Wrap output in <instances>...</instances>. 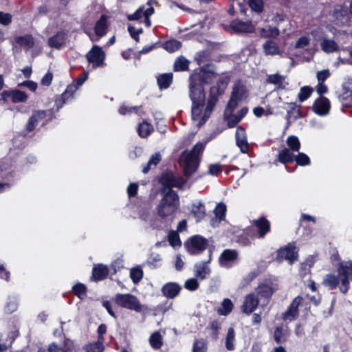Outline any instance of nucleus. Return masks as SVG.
<instances>
[{"label": "nucleus", "mask_w": 352, "mask_h": 352, "mask_svg": "<svg viewBox=\"0 0 352 352\" xmlns=\"http://www.w3.org/2000/svg\"><path fill=\"white\" fill-rule=\"evenodd\" d=\"M218 74L208 68H203L197 73L192 74L189 77V97L192 102L191 113L194 120H198L197 126L201 127L210 117L219 98L222 96L230 82L228 76L220 77L216 85L210 87L207 98L204 85L211 83Z\"/></svg>", "instance_id": "obj_1"}, {"label": "nucleus", "mask_w": 352, "mask_h": 352, "mask_svg": "<svg viewBox=\"0 0 352 352\" xmlns=\"http://www.w3.org/2000/svg\"><path fill=\"white\" fill-rule=\"evenodd\" d=\"M161 193L163 195L155 210L157 216L147 220L153 228L162 229L166 224V219L172 217L179 207V195L175 190L169 189L166 191L162 188Z\"/></svg>", "instance_id": "obj_2"}, {"label": "nucleus", "mask_w": 352, "mask_h": 352, "mask_svg": "<svg viewBox=\"0 0 352 352\" xmlns=\"http://www.w3.org/2000/svg\"><path fill=\"white\" fill-rule=\"evenodd\" d=\"M206 144L197 143L190 151H184L180 156V160L183 163L184 175L190 177L195 173L199 166L200 156L205 148Z\"/></svg>", "instance_id": "obj_3"}, {"label": "nucleus", "mask_w": 352, "mask_h": 352, "mask_svg": "<svg viewBox=\"0 0 352 352\" xmlns=\"http://www.w3.org/2000/svg\"><path fill=\"white\" fill-rule=\"evenodd\" d=\"M270 231V223L265 217L254 220L252 226L245 230V234L251 238H263Z\"/></svg>", "instance_id": "obj_4"}, {"label": "nucleus", "mask_w": 352, "mask_h": 352, "mask_svg": "<svg viewBox=\"0 0 352 352\" xmlns=\"http://www.w3.org/2000/svg\"><path fill=\"white\" fill-rule=\"evenodd\" d=\"M337 271L340 277L341 285L339 287L340 291L345 294L350 287L349 280H352V261L340 263Z\"/></svg>", "instance_id": "obj_5"}, {"label": "nucleus", "mask_w": 352, "mask_h": 352, "mask_svg": "<svg viewBox=\"0 0 352 352\" xmlns=\"http://www.w3.org/2000/svg\"><path fill=\"white\" fill-rule=\"evenodd\" d=\"M115 302L123 307L136 312H141L144 306L140 302L138 298L131 294H117L115 296Z\"/></svg>", "instance_id": "obj_6"}, {"label": "nucleus", "mask_w": 352, "mask_h": 352, "mask_svg": "<svg viewBox=\"0 0 352 352\" xmlns=\"http://www.w3.org/2000/svg\"><path fill=\"white\" fill-rule=\"evenodd\" d=\"M185 245L190 254H198L207 248L208 241L200 235H195L188 240Z\"/></svg>", "instance_id": "obj_7"}, {"label": "nucleus", "mask_w": 352, "mask_h": 352, "mask_svg": "<svg viewBox=\"0 0 352 352\" xmlns=\"http://www.w3.org/2000/svg\"><path fill=\"white\" fill-rule=\"evenodd\" d=\"M239 260V252L237 250L226 249L221 252L219 258V263L221 267L230 268L234 264H236Z\"/></svg>", "instance_id": "obj_8"}, {"label": "nucleus", "mask_w": 352, "mask_h": 352, "mask_svg": "<svg viewBox=\"0 0 352 352\" xmlns=\"http://www.w3.org/2000/svg\"><path fill=\"white\" fill-rule=\"evenodd\" d=\"M298 254L294 243H289L283 248L278 250L277 252V258L278 260H286L289 264H292L298 260Z\"/></svg>", "instance_id": "obj_9"}, {"label": "nucleus", "mask_w": 352, "mask_h": 352, "mask_svg": "<svg viewBox=\"0 0 352 352\" xmlns=\"http://www.w3.org/2000/svg\"><path fill=\"white\" fill-rule=\"evenodd\" d=\"M163 187L165 188L166 191L171 188H182L186 180L182 177H176L172 173H166L162 175L160 180Z\"/></svg>", "instance_id": "obj_10"}, {"label": "nucleus", "mask_w": 352, "mask_h": 352, "mask_svg": "<svg viewBox=\"0 0 352 352\" xmlns=\"http://www.w3.org/2000/svg\"><path fill=\"white\" fill-rule=\"evenodd\" d=\"M86 58L89 63L93 65L94 68L102 65L104 60V52L98 45H94L87 54Z\"/></svg>", "instance_id": "obj_11"}, {"label": "nucleus", "mask_w": 352, "mask_h": 352, "mask_svg": "<svg viewBox=\"0 0 352 352\" xmlns=\"http://www.w3.org/2000/svg\"><path fill=\"white\" fill-rule=\"evenodd\" d=\"M287 76L279 73L269 74L266 76L265 82L275 86V91L285 90L289 85Z\"/></svg>", "instance_id": "obj_12"}, {"label": "nucleus", "mask_w": 352, "mask_h": 352, "mask_svg": "<svg viewBox=\"0 0 352 352\" xmlns=\"http://www.w3.org/2000/svg\"><path fill=\"white\" fill-rule=\"evenodd\" d=\"M331 108L329 100L324 96L318 98L312 107L314 113L320 116H326L329 113Z\"/></svg>", "instance_id": "obj_13"}, {"label": "nucleus", "mask_w": 352, "mask_h": 352, "mask_svg": "<svg viewBox=\"0 0 352 352\" xmlns=\"http://www.w3.org/2000/svg\"><path fill=\"white\" fill-rule=\"evenodd\" d=\"M1 99L7 101L10 99L14 103L25 102L28 99V96L25 93L21 90H5L1 93Z\"/></svg>", "instance_id": "obj_14"}, {"label": "nucleus", "mask_w": 352, "mask_h": 352, "mask_svg": "<svg viewBox=\"0 0 352 352\" xmlns=\"http://www.w3.org/2000/svg\"><path fill=\"white\" fill-rule=\"evenodd\" d=\"M302 300V298L300 296L296 297L287 310L282 315V318L285 321H292L296 319L298 315V307Z\"/></svg>", "instance_id": "obj_15"}, {"label": "nucleus", "mask_w": 352, "mask_h": 352, "mask_svg": "<svg viewBox=\"0 0 352 352\" xmlns=\"http://www.w3.org/2000/svg\"><path fill=\"white\" fill-rule=\"evenodd\" d=\"M259 299L255 293L248 294L241 305V310L246 314H252L258 307Z\"/></svg>", "instance_id": "obj_16"}, {"label": "nucleus", "mask_w": 352, "mask_h": 352, "mask_svg": "<svg viewBox=\"0 0 352 352\" xmlns=\"http://www.w3.org/2000/svg\"><path fill=\"white\" fill-rule=\"evenodd\" d=\"M48 112L51 113L50 111H45V110L34 111L32 113V115L29 118L28 122L27 123V126H26L27 131L28 132L32 131L35 129V127L37 126L38 123L47 116Z\"/></svg>", "instance_id": "obj_17"}, {"label": "nucleus", "mask_w": 352, "mask_h": 352, "mask_svg": "<svg viewBox=\"0 0 352 352\" xmlns=\"http://www.w3.org/2000/svg\"><path fill=\"white\" fill-rule=\"evenodd\" d=\"M236 144L239 147L241 151L243 153H248L249 150V144L247 140V136L245 129L242 126H238L235 133Z\"/></svg>", "instance_id": "obj_18"}, {"label": "nucleus", "mask_w": 352, "mask_h": 352, "mask_svg": "<svg viewBox=\"0 0 352 352\" xmlns=\"http://www.w3.org/2000/svg\"><path fill=\"white\" fill-rule=\"evenodd\" d=\"M181 289L182 287L178 283L169 282L162 286L161 292L165 297L173 299L179 295Z\"/></svg>", "instance_id": "obj_19"}, {"label": "nucleus", "mask_w": 352, "mask_h": 352, "mask_svg": "<svg viewBox=\"0 0 352 352\" xmlns=\"http://www.w3.org/2000/svg\"><path fill=\"white\" fill-rule=\"evenodd\" d=\"M66 33L64 31H59L48 39V45L56 49H60L65 45Z\"/></svg>", "instance_id": "obj_20"}, {"label": "nucleus", "mask_w": 352, "mask_h": 352, "mask_svg": "<svg viewBox=\"0 0 352 352\" xmlns=\"http://www.w3.org/2000/svg\"><path fill=\"white\" fill-rule=\"evenodd\" d=\"M230 26L236 32L250 33L254 31V25L249 21H242L241 20H234Z\"/></svg>", "instance_id": "obj_21"}, {"label": "nucleus", "mask_w": 352, "mask_h": 352, "mask_svg": "<svg viewBox=\"0 0 352 352\" xmlns=\"http://www.w3.org/2000/svg\"><path fill=\"white\" fill-rule=\"evenodd\" d=\"M209 262L210 260L207 262H201L195 265L194 272L197 278L204 280L210 274V269L208 265Z\"/></svg>", "instance_id": "obj_22"}, {"label": "nucleus", "mask_w": 352, "mask_h": 352, "mask_svg": "<svg viewBox=\"0 0 352 352\" xmlns=\"http://www.w3.org/2000/svg\"><path fill=\"white\" fill-rule=\"evenodd\" d=\"M273 292L274 290L272 286L269 285H262L257 287L255 294L258 296L259 301L263 299L264 301L267 302L273 294Z\"/></svg>", "instance_id": "obj_23"}, {"label": "nucleus", "mask_w": 352, "mask_h": 352, "mask_svg": "<svg viewBox=\"0 0 352 352\" xmlns=\"http://www.w3.org/2000/svg\"><path fill=\"white\" fill-rule=\"evenodd\" d=\"M109 273L108 267L102 264L95 265L92 270V278L98 281L106 278Z\"/></svg>", "instance_id": "obj_24"}, {"label": "nucleus", "mask_w": 352, "mask_h": 352, "mask_svg": "<svg viewBox=\"0 0 352 352\" xmlns=\"http://www.w3.org/2000/svg\"><path fill=\"white\" fill-rule=\"evenodd\" d=\"M14 41L21 47H24L26 50H29L34 45V39L31 34L16 36L14 38Z\"/></svg>", "instance_id": "obj_25"}, {"label": "nucleus", "mask_w": 352, "mask_h": 352, "mask_svg": "<svg viewBox=\"0 0 352 352\" xmlns=\"http://www.w3.org/2000/svg\"><path fill=\"white\" fill-rule=\"evenodd\" d=\"M78 89V86L76 85H69L66 88L65 91L61 95V100H56V104L57 105L58 110L62 107L63 103H65L70 97L73 96V94L76 92Z\"/></svg>", "instance_id": "obj_26"}, {"label": "nucleus", "mask_w": 352, "mask_h": 352, "mask_svg": "<svg viewBox=\"0 0 352 352\" xmlns=\"http://www.w3.org/2000/svg\"><path fill=\"white\" fill-rule=\"evenodd\" d=\"M107 17L105 15H102L100 19L96 22L94 30L97 36L99 37L103 36L107 33Z\"/></svg>", "instance_id": "obj_27"}, {"label": "nucleus", "mask_w": 352, "mask_h": 352, "mask_svg": "<svg viewBox=\"0 0 352 352\" xmlns=\"http://www.w3.org/2000/svg\"><path fill=\"white\" fill-rule=\"evenodd\" d=\"M263 50L265 55H276L280 53L278 44L272 40H267L263 45Z\"/></svg>", "instance_id": "obj_28"}, {"label": "nucleus", "mask_w": 352, "mask_h": 352, "mask_svg": "<svg viewBox=\"0 0 352 352\" xmlns=\"http://www.w3.org/2000/svg\"><path fill=\"white\" fill-rule=\"evenodd\" d=\"M320 47L326 53H333L338 51L339 46L337 43L331 39L323 38L320 43Z\"/></svg>", "instance_id": "obj_29"}, {"label": "nucleus", "mask_w": 352, "mask_h": 352, "mask_svg": "<svg viewBox=\"0 0 352 352\" xmlns=\"http://www.w3.org/2000/svg\"><path fill=\"white\" fill-rule=\"evenodd\" d=\"M339 277V275L336 276L333 274H328L324 276L322 285L330 290L334 289L340 283Z\"/></svg>", "instance_id": "obj_30"}, {"label": "nucleus", "mask_w": 352, "mask_h": 352, "mask_svg": "<svg viewBox=\"0 0 352 352\" xmlns=\"http://www.w3.org/2000/svg\"><path fill=\"white\" fill-rule=\"evenodd\" d=\"M248 108H242L236 115H232L228 118V126L229 128L235 126L247 114Z\"/></svg>", "instance_id": "obj_31"}, {"label": "nucleus", "mask_w": 352, "mask_h": 352, "mask_svg": "<svg viewBox=\"0 0 352 352\" xmlns=\"http://www.w3.org/2000/svg\"><path fill=\"white\" fill-rule=\"evenodd\" d=\"M234 307V305L230 298H224L221 306L217 309L220 316H228L231 313Z\"/></svg>", "instance_id": "obj_32"}, {"label": "nucleus", "mask_w": 352, "mask_h": 352, "mask_svg": "<svg viewBox=\"0 0 352 352\" xmlns=\"http://www.w3.org/2000/svg\"><path fill=\"white\" fill-rule=\"evenodd\" d=\"M294 154L293 151L287 148L282 149L278 155V161L282 164L293 162L294 161Z\"/></svg>", "instance_id": "obj_33"}, {"label": "nucleus", "mask_w": 352, "mask_h": 352, "mask_svg": "<svg viewBox=\"0 0 352 352\" xmlns=\"http://www.w3.org/2000/svg\"><path fill=\"white\" fill-rule=\"evenodd\" d=\"M173 76L172 73L161 74L157 78V84L160 89H167L173 82Z\"/></svg>", "instance_id": "obj_34"}, {"label": "nucleus", "mask_w": 352, "mask_h": 352, "mask_svg": "<svg viewBox=\"0 0 352 352\" xmlns=\"http://www.w3.org/2000/svg\"><path fill=\"white\" fill-rule=\"evenodd\" d=\"M192 212L193 213L197 221L201 220L206 214L205 206L201 201H197L192 204Z\"/></svg>", "instance_id": "obj_35"}, {"label": "nucleus", "mask_w": 352, "mask_h": 352, "mask_svg": "<svg viewBox=\"0 0 352 352\" xmlns=\"http://www.w3.org/2000/svg\"><path fill=\"white\" fill-rule=\"evenodd\" d=\"M339 100L345 107H352V91L343 86L342 93L338 96Z\"/></svg>", "instance_id": "obj_36"}, {"label": "nucleus", "mask_w": 352, "mask_h": 352, "mask_svg": "<svg viewBox=\"0 0 352 352\" xmlns=\"http://www.w3.org/2000/svg\"><path fill=\"white\" fill-rule=\"evenodd\" d=\"M190 62L184 56L178 57L174 63V72H184L189 69Z\"/></svg>", "instance_id": "obj_37"}, {"label": "nucleus", "mask_w": 352, "mask_h": 352, "mask_svg": "<svg viewBox=\"0 0 352 352\" xmlns=\"http://www.w3.org/2000/svg\"><path fill=\"white\" fill-rule=\"evenodd\" d=\"M289 109L287 112V118H293L294 120H298L302 117L301 112L300 111V105H298L295 102L288 103Z\"/></svg>", "instance_id": "obj_38"}, {"label": "nucleus", "mask_w": 352, "mask_h": 352, "mask_svg": "<svg viewBox=\"0 0 352 352\" xmlns=\"http://www.w3.org/2000/svg\"><path fill=\"white\" fill-rule=\"evenodd\" d=\"M103 342V341L98 340L86 344L83 349L86 352H102L104 349Z\"/></svg>", "instance_id": "obj_39"}, {"label": "nucleus", "mask_w": 352, "mask_h": 352, "mask_svg": "<svg viewBox=\"0 0 352 352\" xmlns=\"http://www.w3.org/2000/svg\"><path fill=\"white\" fill-rule=\"evenodd\" d=\"M235 331L232 327H230L226 338L225 345L228 350L232 351L235 347Z\"/></svg>", "instance_id": "obj_40"}, {"label": "nucleus", "mask_w": 352, "mask_h": 352, "mask_svg": "<svg viewBox=\"0 0 352 352\" xmlns=\"http://www.w3.org/2000/svg\"><path fill=\"white\" fill-rule=\"evenodd\" d=\"M149 343L154 349H160L162 347L163 342L162 337L160 332L156 331L150 336Z\"/></svg>", "instance_id": "obj_41"}, {"label": "nucleus", "mask_w": 352, "mask_h": 352, "mask_svg": "<svg viewBox=\"0 0 352 352\" xmlns=\"http://www.w3.org/2000/svg\"><path fill=\"white\" fill-rule=\"evenodd\" d=\"M161 161V156L160 153H155L152 155L146 164L142 169V173L146 174L152 167L157 166Z\"/></svg>", "instance_id": "obj_42"}, {"label": "nucleus", "mask_w": 352, "mask_h": 352, "mask_svg": "<svg viewBox=\"0 0 352 352\" xmlns=\"http://www.w3.org/2000/svg\"><path fill=\"white\" fill-rule=\"evenodd\" d=\"M288 148L293 152H298L300 148V142L298 137L289 135L286 140Z\"/></svg>", "instance_id": "obj_43"}, {"label": "nucleus", "mask_w": 352, "mask_h": 352, "mask_svg": "<svg viewBox=\"0 0 352 352\" xmlns=\"http://www.w3.org/2000/svg\"><path fill=\"white\" fill-rule=\"evenodd\" d=\"M181 47L182 43L175 39L167 41L163 44L164 49L170 53L178 50Z\"/></svg>", "instance_id": "obj_44"}, {"label": "nucleus", "mask_w": 352, "mask_h": 352, "mask_svg": "<svg viewBox=\"0 0 352 352\" xmlns=\"http://www.w3.org/2000/svg\"><path fill=\"white\" fill-rule=\"evenodd\" d=\"M279 33V30L276 27L267 26L261 30V36L265 38H274L278 36Z\"/></svg>", "instance_id": "obj_45"}, {"label": "nucleus", "mask_w": 352, "mask_h": 352, "mask_svg": "<svg viewBox=\"0 0 352 352\" xmlns=\"http://www.w3.org/2000/svg\"><path fill=\"white\" fill-rule=\"evenodd\" d=\"M241 97V96L239 95V88L236 87H234L231 98L227 104V109L233 111L237 105V101L240 100Z\"/></svg>", "instance_id": "obj_46"}, {"label": "nucleus", "mask_w": 352, "mask_h": 352, "mask_svg": "<svg viewBox=\"0 0 352 352\" xmlns=\"http://www.w3.org/2000/svg\"><path fill=\"white\" fill-rule=\"evenodd\" d=\"M168 241L170 245L173 248H179L181 246L182 243L177 231L172 230L168 235Z\"/></svg>", "instance_id": "obj_47"}, {"label": "nucleus", "mask_w": 352, "mask_h": 352, "mask_svg": "<svg viewBox=\"0 0 352 352\" xmlns=\"http://www.w3.org/2000/svg\"><path fill=\"white\" fill-rule=\"evenodd\" d=\"M152 126L148 122H143L138 126V134L142 138L147 137L152 131Z\"/></svg>", "instance_id": "obj_48"}, {"label": "nucleus", "mask_w": 352, "mask_h": 352, "mask_svg": "<svg viewBox=\"0 0 352 352\" xmlns=\"http://www.w3.org/2000/svg\"><path fill=\"white\" fill-rule=\"evenodd\" d=\"M312 92L313 89L311 87L304 86L301 87L298 96V100L300 102H304L311 96Z\"/></svg>", "instance_id": "obj_49"}, {"label": "nucleus", "mask_w": 352, "mask_h": 352, "mask_svg": "<svg viewBox=\"0 0 352 352\" xmlns=\"http://www.w3.org/2000/svg\"><path fill=\"white\" fill-rule=\"evenodd\" d=\"M72 291L78 298L82 299L86 296L87 289L85 285L77 283L72 287Z\"/></svg>", "instance_id": "obj_50"}, {"label": "nucleus", "mask_w": 352, "mask_h": 352, "mask_svg": "<svg viewBox=\"0 0 352 352\" xmlns=\"http://www.w3.org/2000/svg\"><path fill=\"white\" fill-rule=\"evenodd\" d=\"M248 5L252 11L257 13H261L263 10V0H248Z\"/></svg>", "instance_id": "obj_51"}, {"label": "nucleus", "mask_w": 352, "mask_h": 352, "mask_svg": "<svg viewBox=\"0 0 352 352\" xmlns=\"http://www.w3.org/2000/svg\"><path fill=\"white\" fill-rule=\"evenodd\" d=\"M294 161L300 166H307L310 164L309 157L304 153H298L294 155Z\"/></svg>", "instance_id": "obj_52"}, {"label": "nucleus", "mask_w": 352, "mask_h": 352, "mask_svg": "<svg viewBox=\"0 0 352 352\" xmlns=\"http://www.w3.org/2000/svg\"><path fill=\"white\" fill-rule=\"evenodd\" d=\"M274 339L277 344L282 343L286 340V336L283 333V327H277L274 332Z\"/></svg>", "instance_id": "obj_53"}, {"label": "nucleus", "mask_w": 352, "mask_h": 352, "mask_svg": "<svg viewBox=\"0 0 352 352\" xmlns=\"http://www.w3.org/2000/svg\"><path fill=\"white\" fill-rule=\"evenodd\" d=\"M130 277L135 284L139 283L143 277V272L140 268H133L130 272Z\"/></svg>", "instance_id": "obj_54"}, {"label": "nucleus", "mask_w": 352, "mask_h": 352, "mask_svg": "<svg viewBox=\"0 0 352 352\" xmlns=\"http://www.w3.org/2000/svg\"><path fill=\"white\" fill-rule=\"evenodd\" d=\"M226 212V206L224 204L220 203L217 204L214 209L215 216L220 220L225 219Z\"/></svg>", "instance_id": "obj_55"}, {"label": "nucleus", "mask_w": 352, "mask_h": 352, "mask_svg": "<svg viewBox=\"0 0 352 352\" xmlns=\"http://www.w3.org/2000/svg\"><path fill=\"white\" fill-rule=\"evenodd\" d=\"M206 343L204 340H196L193 344V352H206Z\"/></svg>", "instance_id": "obj_56"}, {"label": "nucleus", "mask_w": 352, "mask_h": 352, "mask_svg": "<svg viewBox=\"0 0 352 352\" xmlns=\"http://www.w3.org/2000/svg\"><path fill=\"white\" fill-rule=\"evenodd\" d=\"M161 260L162 258L160 255L157 254H151L147 260V263L152 267H157L160 265Z\"/></svg>", "instance_id": "obj_57"}, {"label": "nucleus", "mask_w": 352, "mask_h": 352, "mask_svg": "<svg viewBox=\"0 0 352 352\" xmlns=\"http://www.w3.org/2000/svg\"><path fill=\"white\" fill-rule=\"evenodd\" d=\"M12 21V16L10 13H5L0 11V24L3 26L9 25Z\"/></svg>", "instance_id": "obj_58"}, {"label": "nucleus", "mask_w": 352, "mask_h": 352, "mask_svg": "<svg viewBox=\"0 0 352 352\" xmlns=\"http://www.w3.org/2000/svg\"><path fill=\"white\" fill-rule=\"evenodd\" d=\"M199 287V283L196 278H190L186 280L184 287L189 291H195Z\"/></svg>", "instance_id": "obj_59"}, {"label": "nucleus", "mask_w": 352, "mask_h": 352, "mask_svg": "<svg viewBox=\"0 0 352 352\" xmlns=\"http://www.w3.org/2000/svg\"><path fill=\"white\" fill-rule=\"evenodd\" d=\"M18 307V301L16 299H10L5 307V311L8 314H12L16 310Z\"/></svg>", "instance_id": "obj_60"}, {"label": "nucleus", "mask_w": 352, "mask_h": 352, "mask_svg": "<svg viewBox=\"0 0 352 352\" xmlns=\"http://www.w3.org/2000/svg\"><path fill=\"white\" fill-rule=\"evenodd\" d=\"M330 76V72L329 69H324L317 73V79L318 82H324Z\"/></svg>", "instance_id": "obj_61"}, {"label": "nucleus", "mask_w": 352, "mask_h": 352, "mask_svg": "<svg viewBox=\"0 0 352 352\" xmlns=\"http://www.w3.org/2000/svg\"><path fill=\"white\" fill-rule=\"evenodd\" d=\"M309 44V39L306 36H302L296 41L295 47L296 48H303L308 46Z\"/></svg>", "instance_id": "obj_62"}, {"label": "nucleus", "mask_w": 352, "mask_h": 352, "mask_svg": "<svg viewBox=\"0 0 352 352\" xmlns=\"http://www.w3.org/2000/svg\"><path fill=\"white\" fill-rule=\"evenodd\" d=\"M128 31L133 39H135L136 41H139V34L142 32V30L141 28L136 30L134 27L129 25L128 27Z\"/></svg>", "instance_id": "obj_63"}, {"label": "nucleus", "mask_w": 352, "mask_h": 352, "mask_svg": "<svg viewBox=\"0 0 352 352\" xmlns=\"http://www.w3.org/2000/svg\"><path fill=\"white\" fill-rule=\"evenodd\" d=\"M143 15V8H140L133 14L127 16L129 21L139 20Z\"/></svg>", "instance_id": "obj_64"}]
</instances>
